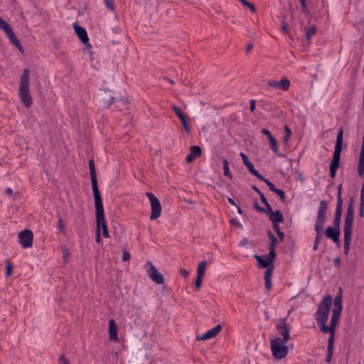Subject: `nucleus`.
Segmentation results:
<instances>
[{"label": "nucleus", "mask_w": 364, "mask_h": 364, "mask_svg": "<svg viewBox=\"0 0 364 364\" xmlns=\"http://www.w3.org/2000/svg\"><path fill=\"white\" fill-rule=\"evenodd\" d=\"M222 330V326L220 324H218L214 328L208 330L205 333H203L200 336L197 337V340L198 341H205L215 337Z\"/></svg>", "instance_id": "nucleus-16"}, {"label": "nucleus", "mask_w": 364, "mask_h": 364, "mask_svg": "<svg viewBox=\"0 0 364 364\" xmlns=\"http://www.w3.org/2000/svg\"><path fill=\"white\" fill-rule=\"evenodd\" d=\"M105 6L110 11H114L115 4L114 0H104Z\"/></svg>", "instance_id": "nucleus-37"}, {"label": "nucleus", "mask_w": 364, "mask_h": 364, "mask_svg": "<svg viewBox=\"0 0 364 364\" xmlns=\"http://www.w3.org/2000/svg\"><path fill=\"white\" fill-rule=\"evenodd\" d=\"M203 278H204V276L197 274L195 284H196V288L198 291L200 289V288L201 287V284H202Z\"/></svg>", "instance_id": "nucleus-38"}, {"label": "nucleus", "mask_w": 364, "mask_h": 364, "mask_svg": "<svg viewBox=\"0 0 364 364\" xmlns=\"http://www.w3.org/2000/svg\"><path fill=\"white\" fill-rule=\"evenodd\" d=\"M269 218L272 223H279L284 222V216L280 210H273L269 215Z\"/></svg>", "instance_id": "nucleus-21"}, {"label": "nucleus", "mask_w": 364, "mask_h": 364, "mask_svg": "<svg viewBox=\"0 0 364 364\" xmlns=\"http://www.w3.org/2000/svg\"><path fill=\"white\" fill-rule=\"evenodd\" d=\"M353 219H354V215H347L346 214L343 229L352 230V227H353Z\"/></svg>", "instance_id": "nucleus-22"}, {"label": "nucleus", "mask_w": 364, "mask_h": 364, "mask_svg": "<svg viewBox=\"0 0 364 364\" xmlns=\"http://www.w3.org/2000/svg\"><path fill=\"white\" fill-rule=\"evenodd\" d=\"M269 147L276 154H278L279 149L277 146V142L274 137L270 139L269 140Z\"/></svg>", "instance_id": "nucleus-28"}, {"label": "nucleus", "mask_w": 364, "mask_h": 364, "mask_svg": "<svg viewBox=\"0 0 364 364\" xmlns=\"http://www.w3.org/2000/svg\"><path fill=\"white\" fill-rule=\"evenodd\" d=\"M341 188H342V186L341 185H339L338 186V196H337V202L338 201V198L340 197V199L342 200V197H341Z\"/></svg>", "instance_id": "nucleus-58"}, {"label": "nucleus", "mask_w": 364, "mask_h": 364, "mask_svg": "<svg viewBox=\"0 0 364 364\" xmlns=\"http://www.w3.org/2000/svg\"><path fill=\"white\" fill-rule=\"evenodd\" d=\"M347 215H354V201L353 198H350L348 208H347Z\"/></svg>", "instance_id": "nucleus-32"}, {"label": "nucleus", "mask_w": 364, "mask_h": 364, "mask_svg": "<svg viewBox=\"0 0 364 364\" xmlns=\"http://www.w3.org/2000/svg\"><path fill=\"white\" fill-rule=\"evenodd\" d=\"M190 154L195 158H198L201 155V149L198 146H192L190 148Z\"/></svg>", "instance_id": "nucleus-25"}, {"label": "nucleus", "mask_w": 364, "mask_h": 364, "mask_svg": "<svg viewBox=\"0 0 364 364\" xmlns=\"http://www.w3.org/2000/svg\"><path fill=\"white\" fill-rule=\"evenodd\" d=\"M180 273H181V274L183 277H184L185 278H186V277H188V275H189V272H188V270L185 269H181L180 270Z\"/></svg>", "instance_id": "nucleus-51"}, {"label": "nucleus", "mask_w": 364, "mask_h": 364, "mask_svg": "<svg viewBox=\"0 0 364 364\" xmlns=\"http://www.w3.org/2000/svg\"><path fill=\"white\" fill-rule=\"evenodd\" d=\"M273 225V229L276 232V233H279V232H281V230H280V228L278 225V223H272Z\"/></svg>", "instance_id": "nucleus-55"}, {"label": "nucleus", "mask_w": 364, "mask_h": 364, "mask_svg": "<svg viewBox=\"0 0 364 364\" xmlns=\"http://www.w3.org/2000/svg\"><path fill=\"white\" fill-rule=\"evenodd\" d=\"M277 235L279 236V240L282 242L284 239V233L281 231L279 233H277Z\"/></svg>", "instance_id": "nucleus-61"}, {"label": "nucleus", "mask_w": 364, "mask_h": 364, "mask_svg": "<svg viewBox=\"0 0 364 364\" xmlns=\"http://www.w3.org/2000/svg\"><path fill=\"white\" fill-rule=\"evenodd\" d=\"M5 193L7 196H11L12 194H13V190L11 188H7L6 190H5Z\"/></svg>", "instance_id": "nucleus-59"}, {"label": "nucleus", "mask_w": 364, "mask_h": 364, "mask_svg": "<svg viewBox=\"0 0 364 364\" xmlns=\"http://www.w3.org/2000/svg\"><path fill=\"white\" fill-rule=\"evenodd\" d=\"M248 171H250V173L251 174H252L253 176H255V177H257L259 180H263L264 179V176L260 174L255 168V166L254 165L252 164V163L250 164H247V166H246Z\"/></svg>", "instance_id": "nucleus-23"}, {"label": "nucleus", "mask_w": 364, "mask_h": 364, "mask_svg": "<svg viewBox=\"0 0 364 364\" xmlns=\"http://www.w3.org/2000/svg\"><path fill=\"white\" fill-rule=\"evenodd\" d=\"M19 243L23 248H29L32 247L33 234V232L28 229H26L20 232L18 235Z\"/></svg>", "instance_id": "nucleus-11"}, {"label": "nucleus", "mask_w": 364, "mask_h": 364, "mask_svg": "<svg viewBox=\"0 0 364 364\" xmlns=\"http://www.w3.org/2000/svg\"><path fill=\"white\" fill-rule=\"evenodd\" d=\"M250 110L251 112H254L255 110V104H256V100H251L250 101Z\"/></svg>", "instance_id": "nucleus-46"}, {"label": "nucleus", "mask_w": 364, "mask_h": 364, "mask_svg": "<svg viewBox=\"0 0 364 364\" xmlns=\"http://www.w3.org/2000/svg\"><path fill=\"white\" fill-rule=\"evenodd\" d=\"M196 158H195L191 154L189 153L188 155L186 156V161L188 162V163H191L192 162L193 160H195Z\"/></svg>", "instance_id": "nucleus-50"}, {"label": "nucleus", "mask_w": 364, "mask_h": 364, "mask_svg": "<svg viewBox=\"0 0 364 364\" xmlns=\"http://www.w3.org/2000/svg\"><path fill=\"white\" fill-rule=\"evenodd\" d=\"M117 107L119 108L120 110L126 109L128 107V103L125 100L120 99L117 102Z\"/></svg>", "instance_id": "nucleus-33"}, {"label": "nucleus", "mask_w": 364, "mask_h": 364, "mask_svg": "<svg viewBox=\"0 0 364 364\" xmlns=\"http://www.w3.org/2000/svg\"><path fill=\"white\" fill-rule=\"evenodd\" d=\"M58 364H70V363L67 358L62 355L58 359Z\"/></svg>", "instance_id": "nucleus-45"}, {"label": "nucleus", "mask_w": 364, "mask_h": 364, "mask_svg": "<svg viewBox=\"0 0 364 364\" xmlns=\"http://www.w3.org/2000/svg\"><path fill=\"white\" fill-rule=\"evenodd\" d=\"M264 286L267 290L269 291L272 289V281L271 279L265 280Z\"/></svg>", "instance_id": "nucleus-49"}, {"label": "nucleus", "mask_w": 364, "mask_h": 364, "mask_svg": "<svg viewBox=\"0 0 364 364\" xmlns=\"http://www.w3.org/2000/svg\"><path fill=\"white\" fill-rule=\"evenodd\" d=\"M173 112L178 117V118H183L185 116L184 113L181 111L180 107L177 105H173L171 107Z\"/></svg>", "instance_id": "nucleus-34"}, {"label": "nucleus", "mask_w": 364, "mask_h": 364, "mask_svg": "<svg viewBox=\"0 0 364 364\" xmlns=\"http://www.w3.org/2000/svg\"><path fill=\"white\" fill-rule=\"evenodd\" d=\"M145 268L149 278L158 284H162L164 282V276L158 272L154 265L149 261L145 264Z\"/></svg>", "instance_id": "nucleus-10"}, {"label": "nucleus", "mask_w": 364, "mask_h": 364, "mask_svg": "<svg viewBox=\"0 0 364 364\" xmlns=\"http://www.w3.org/2000/svg\"><path fill=\"white\" fill-rule=\"evenodd\" d=\"M180 120L182 123L183 129L186 130L187 133H189L191 131V126L188 122V117L185 115L183 118H180Z\"/></svg>", "instance_id": "nucleus-29"}, {"label": "nucleus", "mask_w": 364, "mask_h": 364, "mask_svg": "<svg viewBox=\"0 0 364 364\" xmlns=\"http://www.w3.org/2000/svg\"><path fill=\"white\" fill-rule=\"evenodd\" d=\"M333 350L328 349V353L326 356V362L330 363L333 357Z\"/></svg>", "instance_id": "nucleus-47"}, {"label": "nucleus", "mask_w": 364, "mask_h": 364, "mask_svg": "<svg viewBox=\"0 0 364 364\" xmlns=\"http://www.w3.org/2000/svg\"><path fill=\"white\" fill-rule=\"evenodd\" d=\"M130 259V255L128 252L125 251L123 252L122 255V260L123 261H128Z\"/></svg>", "instance_id": "nucleus-48"}, {"label": "nucleus", "mask_w": 364, "mask_h": 364, "mask_svg": "<svg viewBox=\"0 0 364 364\" xmlns=\"http://www.w3.org/2000/svg\"><path fill=\"white\" fill-rule=\"evenodd\" d=\"M6 275L7 277H9L12 274L13 265L12 263L6 259Z\"/></svg>", "instance_id": "nucleus-31"}, {"label": "nucleus", "mask_w": 364, "mask_h": 364, "mask_svg": "<svg viewBox=\"0 0 364 364\" xmlns=\"http://www.w3.org/2000/svg\"><path fill=\"white\" fill-rule=\"evenodd\" d=\"M316 33V28L314 26H310L306 32V39L310 41L311 38Z\"/></svg>", "instance_id": "nucleus-27"}, {"label": "nucleus", "mask_w": 364, "mask_h": 364, "mask_svg": "<svg viewBox=\"0 0 364 364\" xmlns=\"http://www.w3.org/2000/svg\"><path fill=\"white\" fill-rule=\"evenodd\" d=\"M95 241L97 243L101 242V236L100 232L96 231V237H95Z\"/></svg>", "instance_id": "nucleus-57"}, {"label": "nucleus", "mask_w": 364, "mask_h": 364, "mask_svg": "<svg viewBox=\"0 0 364 364\" xmlns=\"http://www.w3.org/2000/svg\"><path fill=\"white\" fill-rule=\"evenodd\" d=\"M262 133L265 135L268 139L269 140L270 139L273 138L274 136H272V133L270 132L269 130L268 129H262Z\"/></svg>", "instance_id": "nucleus-43"}, {"label": "nucleus", "mask_w": 364, "mask_h": 364, "mask_svg": "<svg viewBox=\"0 0 364 364\" xmlns=\"http://www.w3.org/2000/svg\"><path fill=\"white\" fill-rule=\"evenodd\" d=\"M247 7L251 10L252 12H255V7L252 4L249 3V5H247Z\"/></svg>", "instance_id": "nucleus-64"}, {"label": "nucleus", "mask_w": 364, "mask_h": 364, "mask_svg": "<svg viewBox=\"0 0 364 364\" xmlns=\"http://www.w3.org/2000/svg\"><path fill=\"white\" fill-rule=\"evenodd\" d=\"M273 266L268 267L267 269L264 272V280L271 279L272 274Z\"/></svg>", "instance_id": "nucleus-39"}, {"label": "nucleus", "mask_w": 364, "mask_h": 364, "mask_svg": "<svg viewBox=\"0 0 364 364\" xmlns=\"http://www.w3.org/2000/svg\"><path fill=\"white\" fill-rule=\"evenodd\" d=\"M328 204L325 200H321L319 203L316 220L314 225V230L316 232L314 242L320 243L321 239L323 236V229L324 223L326 220Z\"/></svg>", "instance_id": "nucleus-5"}, {"label": "nucleus", "mask_w": 364, "mask_h": 364, "mask_svg": "<svg viewBox=\"0 0 364 364\" xmlns=\"http://www.w3.org/2000/svg\"><path fill=\"white\" fill-rule=\"evenodd\" d=\"M58 227L59 228V229H60L63 232H65V228H64V225H63V219H62L61 218H59V219H58Z\"/></svg>", "instance_id": "nucleus-44"}, {"label": "nucleus", "mask_w": 364, "mask_h": 364, "mask_svg": "<svg viewBox=\"0 0 364 364\" xmlns=\"http://www.w3.org/2000/svg\"><path fill=\"white\" fill-rule=\"evenodd\" d=\"M118 327L115 321L112 318L109 321V338L110 341H118L119 337L117 334Z\"/></svg>", "instance_id": "nucleus-18"}, {"label": "nucleus", "mask_w": 364, "mask_h": 364, "mask_svg": "<svg viewBox=\"0 0 364 364\" xmlns=\"http://www.w3.org/2000/svg\"><path fill=\"white\" fill-rule=\"evenodd\" d=\"M259 197H260V199H261V201L262 203L264 204V205H268V202H267V198H265L264 195L263 193H261L260 195H259Z\"/></svg>", "instance_id": "nucleus-52"}, {"label": "nucleus", "mask_w": 364, "mask_h": 364, "mask_svg": "<svg viewBox=\"0 0 364 364\" xmlns=\"http://www.w3.org/2000/svg\"><path fill=\"white\" fill-rule=\"evenodd\" d=\"M255 258L258 262V267L259 268H268L272 266V264L275 259H272L270 254L262 256L255 255Z\"/></svg>", "instance_id": "nucleus-14"}, {"label": "nucleus", "mask_w": 364, "mask_h": 364, "mask_svg": "<svg viewBox=\"0 0 364 364\" xmlns=\"http://www.w3.org/2000/svg\"><path fill=\"white\" fill-rule=\"evenodd\" d=\"M334 264L335 265H336L337 267H340L341 265V259L339 257H336L335 259H334Z\"/></svg>", "instance_id": "nucleus-62"}, {"label": "nucleus", "mask_w": 364, "mask_h": 364, "mask_svg": "<svg viewBox=\"0 0 364 364\" xmlns=\"http://www.w3.org/2000/svg\"><path fill=\"white\" fill-rule=\"evenodd\" d=\"M146 197L149 198L151 208V213L150 215L151 220H155L160 217L161 213V205L159 199L155 195L151 192L146 193Z\"/></svg>", "instance_id": "nucleus-9"}, {"label": "nucleus", "mask_w": 364, "mask_h": 364, "mask_svg": "<svg viewBox=\"0 0 364 364\" xmlns=\"http://www.w3.org/2000/svg\"><path fill=\"white\" fill-rule=\"evenodd\" d=\"M0 29L2 30L8 37L10 43L17 47L21 51L23 50L22 45L16 38L11 26L3 18L0 17Z\"/></svg>", "instance_id": "nucleus-8"}, {"label": "nucleus", "mask_w": 364, "mask_h": 364, "mask_svg": "<svg viewBox=\"0 0 364 364\" xmlns=\"http://www.w3.org/2000/svg\"><path fill=\"white\" fill-rule=\"evenodd\" d=\"M343 138V129L341 128L338 132L336 136V141L333 155V160L330 164V176L334 178L336 176V171L340 166V158L342 151V144Z\"/></svg>", "instance_id": "nucleus-6"}, {"label": "nucleus", "mask_w": 364, "mask_h": 364, "mask_svg": "<svg viewBox=\"0 0 364 364\" xmlns=\"http://www.w3.org/2000/svg\"><path fill=\"white\" fill-rule=\"evenodd\" d=\"M207 267V262L203 261L200 263H199L197 269V274L204 276L205 272Z\"/></svg>", "instance_id": "nucleus-24"}, {"label": "nucleus", "mask_w": 364, "mask_h": 364, "mask_svg": "<svg viewBox=\"0 0 364 364\" xmlns=\"http://www.w3.org/2000/svg\"><path fill=\"white\" fill-rule=\"evenodd\" d=\"M333 299L330 295L325 296L318 306L315 314V319L321 331L328 330L329 326L326 325L329 313L332 306Z\"/></svg>", "instance_id": "nucleus-3"}, {"label": "nucleus", "mask_w": 364, "mask_h": 364, "mask_svg": "<svg viewBox=\"0 0 364 364\" xmlns=\"http://www.w3.org/2000/svg\"><path fill=\"white\" fill-rule=\"evenodd\" d=\"M342 205H343V200L338 198V201L336 204V213H335V217L333 220V226L340 228V223H341V214H342Z\"/></svg>", "instance_id": "nucleus-19"}, {"label": "nucleus", "mask_w": 364, "mask_h": 364, "mask_svg": "<svg viewBox=\"0 0 364 364\" xmlns=\"http://www.w3.org/2000/svg\"><path fill=\"white\" fill-rule=\"evenodd\" d=\"M89 169L91 177L93 196L95 200L96 231L100 232V230L102 229L103 237L108 238L109 237V235L105 222L102 199L100 191L98 189L95 161L93 159L89 160Z\"/></svg>", "instance_id": "nucleus-1"}, {"label": "nucleus", "mask_w": 364, "mask_h": 364, "mask_svg": "<svg viewBox=\"0 0 364 364\" xmlns=\"http://www.w3.org/2000/svg\"><path fill=\"white\" fill-rule=\"evenodd\" d=\"M288 27H289L288 23H286V22H284V21H282V25H281V28H282V29L284 32H287V31Z\"/></svg>", "instance_id": "nucleus-54"}, {"label": "nucleus", "mask_w": 364, "mask_h": 364, "mask_svg": "<svg viewBox=\"0 0 364 364\" xmlns=\"http://www.w3.org/2000/svg\"><path fill=\"white\" fill-rule=\"evenodd\" d=\"M261 181H264L267 185V186L269 187V188L271 191L275 193L277 191V190L278 189L275 187V186L273 183H272L270 181L266 179L264 177V179L261 180Z\"/></svg>", "instance_id": "nucleus-36"}, {"label": "nucleus", "mask_w": 364, "mask_h": 364, "mask_svg": "<svg viewBox=\"0 0 364 364\" xmlns=\"http://www.w3.org/2000/svg\"><path fill=\"white\" fill-rule=\"evenodd\" d=\"M240 155V156L242 159V161L245 166H247V164H251L247 156L245 154H244L243 152H241Z\"/></svg>", "instance_id": "nucleus-40"}, {"label": "nucleus", "mask_w": 364, "mask_h": 364, "mask_svg": "<svg viewBox=\"0 0 364 364\" xmlns=\"http://www.w3.org/2000/svg\"><path fill=\"white\" fill-rule=\"evenodd\" d=\"M287 341H284L281 338L277 337L270 340V348L272 355L276 359H282L288 353V348L286 346Z\"/></svg>", "instance_id": "nucleus-7"}, {"label": "nucleus", "mask_w": 364, "mask_h": 364, "mask_svg": "<svg viewBox=\"0 0 364 364\" xmlns=\"http://www.w3.org/2000/svg\"><path fill=\"white\" fill-rule=\"evenodd\" d=\"M223 167L224 171V175L230 178H232V174L229 170V163L227 159H223Z\"/></svg>", "instance_id": "nucleus-26"}, {"label": "nucleus", "mask_w": 364, "mask_h": 364, "mask_svg": "<svg viewBox=\"0 0 364 364\" xmlns=\"http://www.w3.org/2000/svg\"><path fill=\"white\" fill-rule=\"evenodd\" d=\"M254 207L255 208V210L259 212V213H264L266 212V210L265 208H262V207H260L259 205H258V203L257 201H255L254 203Z\"/></svg>", "instance_id": "nucleus-42"}, {"label": "nucleus", "mask_w": 364, "mask_h": 364, "mask_svg": "<svg viewBox=\"0 0 364 364\" xmlns=\"http://www.w3.org/2000/svg\"><path fill=\"white\" fill-rule=\"evenodd\" d=\"M68 256H69L68 251L67 249H65L63 250V258L65 259V261L68 260Z\"/></svg>", "instance_id": "nucleus-56"}, {"label": "nucleus", "mask_w": 364, "mask_h": 364, "mask_svg": "<svg viewBox=\"0 0 364 364\" xmlns=\"http://www.w3.org/2000/svg\"><path fill=\"white\" fill-rule=\"evenodd\" d=\"M350 244V242H348V244L344 243V252H345V254H348V252L349 251Z\"/></svg>", "instance_id": "nucleus-60"}, {"label": "nucleus", "mask_w": 364, "mask_h": 364, "mask_svg": "<svg viewBox=\"0 0 364 364\" xmlns=\"http://www.w3.org/2000/svg\"><path fill=\"white\" fill-rule=\"evenodd\" d=\"M340 228L328 226L325 231L326 237L331 240L338 247L341 246Z\"/></svg>", "instance_id": "nucleus-13"}, {"label": "nucleus", "mask_w": 364, "mask_h": 364, "mask_svg": "<svg viewBox=\"0 0 364 364\" xmlns=\"http://www.w3.org/2000/svg\"><path fill=\"white\" fill-rule=\"evenodd\" d=\"M268 237L270 239V244L269 245V254H270V257H272V259H275L277 255H276V252H275V246L277 245V237L272 233L271 231H269L268 232Z\"/></svg>", "instance_id": "nucleus-20"}, {"label": "nucleus", "mask_w": 364, "mask_h": 364, "mask_svg": "<svg viewBox=\"0 0 364 364\" xmlns=\"http://www.w3.org/2000/svg\"><path fill=\"white\" fill-rule=\"evenodd\" d=\"M343 235H344V243L348 244V242H350L351 236H352V230L343 229Z\"/></svg>", "instance_id": "nucleus-30"}, {"label": "nucleus", "mask_w": 364, "mask_h": 364, "mask_svg": "<svg viewBox=\"0 0 364 364\" xmlns=\"http://www.w3.org/2000/svg\"><path fill=\"white\" fill-rule=\"evenodd\" d=\"M342 309V296L341 294L340 293L336 296L333 300V309L332 311L330 326L329 327H328V330L321 331L324 333H330V336L328 340V349H329L330 350H333L335 331L341 317Z\"/></svg>", "instance_id": "nucleus-2"}, {"label": "nucleus", "mask_w": 364, "mask_h": 364, "mask_svg": "<svg viewBox=\"0 0 364 364\" xmlns=\"http://www.w3.org/2000/svg\"><path fill=\"white\" fill-rule=\"evenodd\" d=\"M276 328L279 333L282 336V340L284 341H288L290 339V326L287 323L286 318H280L277 325Z\"/></svg>", "instance_id": "nucleus-12"}, {"label": "nucleus", "mask_w": 364, "mask_h": 364, "mask_svg": "<svg viewBox=\"0 0 364 364\" xmlns=\"http://www.w3.org/2000/svg\"><path fill=\"white\" fill-rule=\"evenodd\" d=\"M252 189H253V190H254V191H255L258 195H260L261 193H262L259 191V189L257 186H252Z\"/></svg>", "instance_id": "nucleus-63"}, {"label": "nucleus", "mask_w": 364, "mask_h": 364, "mask_svg": "<svg viewBox=\"0 0 364 364\" xmlns=\"http://www.w3.org/2000/svg\"><path fill=\"white\" fill-rule=\"evenodd\" d=\"M275 193H277L279 196L280 200L282 202H284L285 200V199H286L285 193L282 190H280L278 188L277 190V191L275 192Z\"/></svg>", "instance_id": "nucleus-41"}, {"label": "nucleus", "mask_w": 364, "mask_h": 364, "mask_svg": "<svg viewBox=\"0 0 364 364\" xmlns=\"http://www.w3.org/2000/svg\"><path fill=\"white\" fill-rule=\"evenodd\" d=\"M268 85L271 87L287 91L290 87V81L287 78L282 79L279 81L269 80L268 82Z\"/></svg>", "instance_id": "nucleus-15"}, {"label": "nucleus", "mask_w": 364, "mask_h": 364, "mask_svg": "<svg viewBox=\"0 0 364 364\" xmlns=\"http://www.w3.org/2000/svg\"><path fill=\"white\" fill-rule=\"evenodd\" d=\"M264 205L266 207V209H265L266 212H264V213H267V215H269L273 211L271 205H269V203H268V205Z\"/></svg>", "instance_id": "nucleus-53"}, {"label": "nucleus", "mask_w": 364, "mask_h": 364, "mask_svg": "<svg viewBox=\"0 0 364 364\" xmlns=\"http://www.w3.org/2000/svg\"><path fill=\"white\" fill-rule=\"evenodd\" d=\"M29 73L28 69L25 68L20 77L18 95L21 102L26 107H29L33 103L32 97L29 92Z\"/></svg>", "instance_id": "nucleus-4"}, {"label": "nucleus", "mask_w": 364, "mask_h": 364, "mask_svg": "<svg viewBox=\"0 0 364 364\" xmlns=\"http://www.w3.org/2000/svg\"><path fill=\"white\" fill-rule=\"evenodd\" d=\"M285 135L284 136V143H287L291 136V131L289 127L284 126Z\"/></svg>", "instance_id": "nucleus-35"}, {"label": "nucleus", "mask_w": 364, "mask_h": 364, "mask_svg": "<svg viewBox=\"0 0 364 364\" xmlns=\"http://www.w3.org/2000/svg\"><path fill=\"white\" fill-rule=\"evenodd\" d=\"M75 31L77 35L80 40L86 45L87 48H91L92 46L89 44V38L87 34L86 30L80 26H75Z\"/></svg>", "instance_id": "nucleus-17"}]
</instances>
